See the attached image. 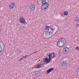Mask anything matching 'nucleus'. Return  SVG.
Listing matches in <instances>:
<instances>
[{
    "mask_svg": "<svg viewBox=\"0 0 79 79\" xmlns=\"http://www.w3.org/2000/svg\"><path fill=\"white\" fill-rule=\"evenodd\" d=\"M55 28L52 25L50 26H46L45 30L46 35L49 36L52 35L55 30Z\"/></svg>",
    "mask_w": 79,
    "mask_h": 79,
    "instance_id": "f257e3e1",
    "label": "nucleus"
},
{
    "mask_svg": "<svg viewBox=\"0 0 79 79\" xmlns=\"http://www.w3.org/2000/svg\"><path fill=\"white\" fill-rule=\"evenodd\" d=\"M44 0V1L42 2V4L41 7V8L43 10H46L49 6V3H48L49 1H48V2H45V0Z\"/></svg>",
    "mask_w": 79,
    "mask_h": 79,
    "instance_id": "f03ea898",
    "label": "nucleus"
},
{
    "mask_svg": "<svg viewBox=\"0 0 79 79\" xmlns=\"http://www.w3.org/2000/svg\"><path fill=\"white\" fill-rule=\"evenodd\" d=\"M60 40L61 41V43L60 44L61 47H63V46H64V45L66 44V40L65 39L63 38H60Z\"/></svg>",
    "mask_w": 79,
    "mask_h": 79,
    "instance_id": "7ed1b4c3",
    "label": "nucleus"
},
{
    "mask_svg": "<svg viewBox=\"0 0 79 79\" xmlns=\"http://www.w3.org/2000/svg\"><path fill=\"white\" fill-rule=\"evenodd\" d=\"M29 9L30 11L35 10V4H31L29 7Z\"/></svg>",
    "mask_w": 79,
    "mask_h": 79,
    "instance_id": "20e7f679",
    "label": "nucleus"
},
{
    "mask_svg": "<svg viewBox=\"0 0 79 79\" xmlns=\"http://www.w3.org/2000/svg\"><path fill=\"white\" fill-rule=\"evenodd\" d=\"M67 64H68L67 61L65 60L64 61L62 62L61 64V66L63 68H66V66H68Z\"/></svg>",
    "mask_w": 79,
    "mask_h": 79,
    "instance_id": "39448f33",
    "label": "nucleus"
},
{
    "mask_svg": "<svg viewBox=\"0 0 79 79\" xmlns=\"http://www.w3.org/2000/svg\"><path fill=\"white\" fill-rule=\"evenodd\" d=\"M19 21L21 23H25L26 22V20H25V19L23 17H20L19 19Z\"/></svg>",
    "mask_w": 79,
    "mask_h": 79,
    "instance_id": "423d86ee",
    "label": "nucleus"
},
{
    "mask_svg": "<svg viewBox=\"0 0 79 79\" xmlns=\"http://www.w3.org/2000/svg\"><path fill=\"white\" fill-rule=\"evenodd\" d=\"M69 52V48L67 47H64L63 49L64 53H68Z\"/></svg>",
    "mask_w": 79,
    "mask_h": 79,
    "instance_id": "0eeeda50",
    "label": "nucleus"
},
{
    "mask_svg": "<svg viewBox=\"0 0 79 79\" xmlns=\"http://www.w3.org/2000/svg\"><path fill=\"white\" fill-rule=\"evenodd\" d=\"M15 3L14 2H12L10 4L9 7L10 10H11L13 9V8L15 7Z\"/></svg>",
    "mask_w": 79,
    "mask_h": 79,
    "instance_id": "6e6552de",
    "label": "nucleus"
},
{
    "mask_svg": "<svg viewBox=\"0 0 79 79\" xmlns=\"http://www.w3.org/2000/svg\"><path fill=\"white\" fill-rule=\"evenodd\" d=\"M43 66V64H38L35 66V68H41Z\"/></svg>",
    "mask_w": 79,
    "mask_h": 79,
    "instance_id": "1a4fd4ad",
    "label": "nucleus"
},
{
    "mask_svg": "<svg viewBox=\"0 0 79 79\" xmlns=\"http://www.w3.org/2000/svg\"><path fill=\"white\" fill-rule=\"evenodd\" d=\"M54 70V69L53 68H50L48 70H47L46 72L47 73H50V72H51L52 71H53Z\"/></svg>",
    "mask_w": 79,
    "mask_h": 79,
    "instance_id": "9d476101",
    "label": "nucleus"
},
{
    "mask_svg": "<svg viewBox=\"0 0 79 79\" xmlns=\"http://www.w3.org/2000/svg\"><path fill=\"white\" fill-rule=\"evenodd\" d=\"M45 61L46 63H50V61H51V60H50V59H49V60H48V57H47L45 59Z\"/></svg>",
    "mask_w": 79,
    "mask_h": 79,
    "instance_id": "9b49d317",
    "label": "nucleus"
},
{
    "mask_svg": "<svg viewBox=\"0 0 79 79\" xmlns=\"http://www.w3.org/2000/svg\"><path fill=\"white\" fill-rule=\"evenodd\" d=\"M74 21L76 23H79V17H77L74 19Z\"/></svg>",
    "mask_w": 79,
    "mask_h": 79,
    "instance_id": "f8f14e48",
    "label": "nucleus"
},
{
    "mask_svg": "<svg viewBox=\"0 0 79 79\" xmlns=\"http://www.w3.org/2000/svg\"><path fill=\"white\" fill-rule=\"evenodd\" d=\"M60 42H61V38H60L57 41V44L58 46H59V47H60V46H59V45L60 44Z\"/></svg>",
    "mask_w": 79,
    "mask_h": 79,
    "instance_id": "ddd939ff",
    "label": "nucleus"
},
{
    "mask_svg": "<svg viewBox=\"0 0 79 79\" xmlns=\"http://www.w3.org/2000/svg\"><path fill=\"white\" fill-rule=\"evenodd\" d=\"M48 56L49 57L48 59L51 60L52 59V54H51V53H49L48 55Z\"/></svg>",
    "mask_w": 79,
    "mask_h": 79,
    "instance_id": "4468645a",
    "label": "nucleus"
},
{
    "mask_svg": "<svg viewBox=\"0 0 79 79\" xmlns=\"http://www.w3.org/2000/svg\"><path fill=\"white\" fill-rule=\"evenodd\" d=\"M52 55V58H55V53H52L51 54Z\"/></svg>",
    "mask_w": 79,
    "mask_h": 79,
    "instance_id": "2eb2a0df",
    "label": "nucleus"
},
{
    "mask_svg": "<svg viewBox=\"0 0 79 79\" xmlns=\"http://www.w3.org/2000/svg\"><path fill=\"white\" fill-rule=\"evenodd\" d=\"M68 11H65L64 12V15L66 16L68 15Z\"/></svg>",
    "mask_w": 79,
    "mask_h": 79,
    "instance_id": "dca6fc26",
    "label": "nucleus"
},
{
    "mask_svg": "<svg viewBox=\"0 0 79 79\" xmlns=\"http://www.w3.org/2000/svg\"><path fill=\"white\" fill-rule=\"evenodd\" d=\"M2 51V48L1 47V45H0V54L1 53Z\"/></svg>",
    "mask_w": 79,
    "mask_h": 79,
    "instance_id": "f3484780",
    "label": "nucleus"
},
{
    "mask_svg": "<svg viewBox=\"0 0 79 79\" xmlns=\"http://www.w3.org/2000/svg\"><path fill=\"white\" fill-rule=\"evenodd\" d=\"M19 30H22V29H23V28H21V26H19Z\"/></svg>",
    "mask_w": 79,
    "mask_h": 79,
    "instance_id": "a211bd4d",
    "label": "nucleus"
},
{
    "mask_svg": "<svg viewBox=\"0 0 79 79\" xmlns=\"http://www.w3.org/2000/svg\"><path fill=\"white\" fill-rule=\"evenodd\" d=\"M77 74H79V67L77 70Z\"/></svg>",
    "mask_w": 79,
    "mask_h": 79,
    "instance_id": "6ab92c4d",
    "label": "nucleus"
},
{
    "mask_svg": "<svg viewBox=\"0 0 79 79\" xmlns=\"http://www.w3.org/2000/svg\"><path fill=\"white\" fill-rule=\"evenodd\" d=\"M79 46L75 48V50H77L79 51Z\"/></svg>",
    "mask_w": 79,
    "mask_h": 79,
    "instance_id": "aec40b11",
    "label": "nucleus"
},
{
    "mask_svg": "<svg viewBox=\"0 0 79 79\" xmlns=\"http://www.w3.org/2000/svg\"><path fill=\"white\" fill-rule=\"evenodd\" d=\"M27 55H25V56L22 57V58H27Z\"/></svg>",
    "mask_w": 79,
    "mask_h": 79,
    "instance_id": "412c9836",
    "label": "nucleus"
},
{
    "mask_svg": "<svg viewBox=\"0 0 79 79\" xmlns=\"http://www.w3.org/2000/svg\"><path fill=\"white\" fill-rule=\"evenodd\" d=\"M77 27H79V24H77Z\"/></svg>",
    "mask_w": 79,
    "mask_h": 79,
    "instance_id": "4be33fe9",
    "label": "nucleus"
},
{
    "mask_svg": "<svg viewBox=\"0 0 79 79\" xmlns=\"http://www.w3.org/2000/svg\"><path fill=\"white\" fill-rule=\"evenodd\" d=\"M21 60H23V59L22 58L21 59Z\"/></svg>",
    "mask_w": 79,
    "mask_h": 79,
    "instance_id": "5701e85b",
    "label": "nucleus"
},
{
    "mask_svg": "<svg viewBox=\"0 0 79 79\" xmlns=\"http://www.w3.org/2000/svg\"><path fill=\"white\" fill-rule=\"evenodd\" d=\"M20 61H21V60H20Z\"/></svg>",
    "mask_w": 79,
    "mask_h": 79,
    "instance_id": "b1692460",
    "label": "nucleus"
}]
</instances>
